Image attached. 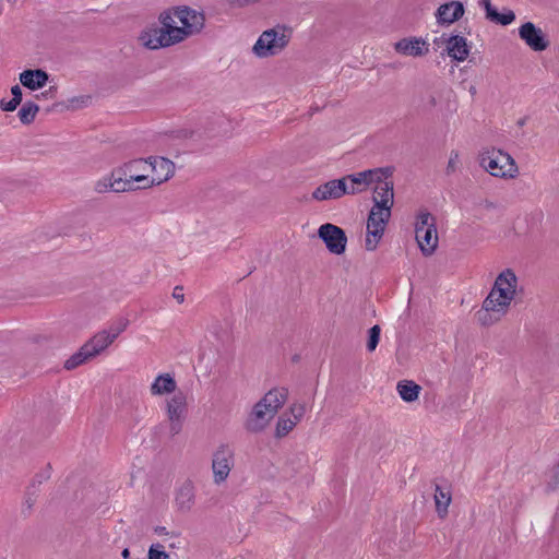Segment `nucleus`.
I'll list each match as a JSON object with an SVG mask.
<instances>
[{
	"mask_svg": "<svg viewBox=\"0 0 559 559\" xmlns=\"http://www.w3.org/2000/svg\"><path fill=\"white\" fill-rule=\"evenodd\" d=\"M19 105H20V103L13 98H11V99L2 98L0 100V109L2 111H8V112L14 111Z\"/></svg>",
	"mask_w": 559,
	"mask_h": 559,
	"instance_id": "nucleus-38",
	"label": "nucleus"
},
{
	"mask_svg": "<svg viewBox=\"0 0 559 559\" xmlns=\"http://www.w3.org/2000/svg\"><path fill=\"white\" fill-rule=\"evenodd\" d=\"M421 388L413 381H400L396 385V391L401 399L407 403L414 402L418 399Z\"/></svg>",
	"mask_w": 559,
	"mask_h": 559,
	"instance_id": "nucleus-27",
	"label": "nucleus"
},
{
	"mask_svg": "<svg viewBox=\"0 0 559 559\" xmlns=\"http://www.w3.org/2000/svg\"><path fill=\"white\" fill-rule=\"evenodd\" d=\"M318 236L323 240L328 250L333 254H342L346 249L347 237L342 228L326 223L319 227Z\"/></svg>",
	"mask_w": 559,
	"mask_h": 559,
	"instance_id": "nucleus-14",
	"label": "nucleus"
},
{
	"mask_svg": "<svg viewBox=\"0 0 559 559\" xmlns=\"http://www.w3.org/2000/svg\"><path fill=\"white\" fill-rule=\"evenodd\" d=\"M3 13V4L2 2L0 1V15Z\"/></svg>",
	"mask_w": 559,
	"mask_h": 559,
	"instance_id": "nucleus-46",
	"label": "nucleus"
},
{
	"mask_svg": "<svg viewBox=\"0 0 559 559\" xmlns=\"http://www.w3.org/2000/svg\"><path fill=\"white\" fill-rule=\"evenodd\" d=\"M19 81L29 91H38L46 86L49 74L43 69H27L19 74Z\"/></svg>",
	"mask_w": 559,
	"mask_h": 559,
	"instance_id": "nucleus-19",
	"label": "nucleus"
},
{
	"mask_svg": "<svg viewBox=\"0 0 559 559\" xmlns=\"http://www.w3.org/2000/svg\"><path fill=\"white\" fill-rule=\"evenodd\" d=\"M121 556L123 559H129L130 558V550L128 548H124L121 552Z\"/></svg>",
	"mask_w": 559,
	"mask_h": 559,
	"instance_id": "nucleus-42",
	"label": "nucleus"
},
{
	"mask_svg": "<svg viewBox=\"0 0 559 559\" xmlns=\"http://www.w3.org/2000/svg\"><path fill=\"white\" fill-rule=\"evenodd\" d=\"M346 181L342 178L329 180L317 187L311 198L316 201L323 202L329 200H337L346 195Z\"/></svg>",
	"mask_w": 559,
	"mask_h": 559,
	"instance_id": "nucleus-16",
	"label": "nucleus"
},
{
	"mask_svg": "<svg viewBox=\"0 0 559 559\" xmlns=\"http://www.w3.org/2000/svg\"><path fill=\"white\" fill-rule=\"evenodd\" d=\"M479 165L491 176L502 179H514L519 167L514 158L498 148H485L479 153Z\"/></svg>",
	"mask_w": 559,
	"mask_h": 559,
	"instance_id": "nucleus-6",
	"label": "nucleus"
},
{
	"mask_svg": "<svg viewBox=\"0 0 559 559\" xmlns=\"http://www.w3.org/2000/svg\"><path fill=\"white\" fill-rule=\"evenodd\" d=\"M177 388V382L170 373L158 374L150 386V392L154 396H160L174 393Z\"/></svg>",
	"mask_w": 559,
	"mask_h": 559,
	"instance_id": "nucleus-23",
	"label": "nucleus"
},
{
	"mask_svg": "<svg viewBox=\"0 0 559 559\" xmlns=\"http://www.w3.org/2000/svg\"><path fill=\"white\" fill-rule=\"evenodd\" d=\"M447 52L450 58L463 62L467 59L471 46L464 36L452 35L445 41Z\"/></svg>",
	"mask_w": 559,
	"mask_h": 559,
	"instance_id": "nucleus-20",
	"label": "nucleus"
},
{
	"mask_svg": "<svg viewBox=\"0 0 559 559\" xmlns=\"http://www.w3.org/2000/svg\"><path fill=\"white\" fill-rule=\"evenodd\" d=\"M468 91H469V93H471L472 95H475V94H476V87H475V86H471Z\"/></svg>",
	"mask_w": 559,
	"mask_h": 559,
	"instance_id": "nucleus-44",
	"label": "nucleus"
},
{
	"mask_svg": "<svg viewBox=\"0 0 559 559\" xmlns=\"http://www.w3.org/2000/svg\"><path fill=\"white\" fill-rule=\"evenodd\" d=\"M306 413L305 404H293L289 407V413H287L292 418L296 419L297 423L301 420Z\"/></svg>",
	"mask_w": 559,
	"mask_h": 559,
	"instance_id": "nucleus-36",
	"label": "nucleus"
},
{
	"mask_svg": "<svg viewBox=\"0 0 559 559\" xmlns=\"http://www.w3.org/2000/svg\"><path fill=\"white\" fill-rule=\"evenodd\" d=\"M148 157L133 158L120 164L110 173L94 182V191L104 194L108 192L126 193L150 189Z\"/></svg>",
	"mask_w": 559,
	"mask_h": 559,
	"instance_id": "nucleus-1",
	"label": "nucleus"
},
{
	"mask_svg": "<svg viewBox=\"0 0 559 559\" xmlns=\"http://www.w3.org/2000/svg\"><path fill=\"white\" fill-rule=\"evenodd\" d=\"M460 165V153L457 151H452L449 156L447 171L454 173Z\"/></svg>",
	"mask_w": 559,
	"mask_h": 559,
	"instance_id": "nucleus-37",
	"label": "nucleus"
},
{
	"mask_svg": "<svg viewBox=\"0 0 559 559\" xmlns=\"http://www.w3.org/2000/svg\"><path fill=\"white\" fill-rule=\"evenodd\" d=\"M128 326V320L120 319L110 324L106 330L116 340Z\"/></svg>",
	"mask_w": 559,
	"mask_h": 559,
	"instance_id": "nucleus-34",
	"label": "nucleus"
},
{
	"mask_svg": "<svg viewBox=\"0 0 559 559\" xmlns=\"http://www.w3.org/2000/svg\"><path fill=\"white\" fill-rule=\"evenodd\" d=\"M480 4L486 12V17L502 26H508L515 21V13L510 9H503L501 13L491 4L490 0H480Z\"/></svg>",
	"mask_w": 559,
	"mask_h": 559,
	"instance_id": "nucleus-22",
	"label": "nucleus"
},
{
	"mask_svg": "<svg viewBox=\"0 0 559 559\" xmlns=\"http://www.w3.org/2000/svg\"><path fill=\"white\" fill-rule=\"evenodd\" d=\"M235 465V453L230 445L219 444L212 453L211 468L213 483L217 486L224 484Z\"/></svg>",
	"mask_w": 559,
	"mask_h": 559,
	"instance_id": "nucleus-11",
	"label": "nucleus"
},
{
	"mask_svg": "<svg viewBox=\"0 0 559 559\" xmlns=\"http://www.w3.org/2000/svg\"><path fill=\"white\" fill-rule=\"evenodd\" d=\"M373 188V206L392 210L394 204L393 182L390 177H384L376 182Z\"/></svg>",
	"mask_w": 559,
	"mask_h": 559,
	"instance_id": "nucleus-17",
	"label": "nucleus"
},
{
	"mask_svg": "<svg viewBox=\"0 0 559 559\" xmlns=\"http://www.w3.org/2000/svg\"><path fill=\"white\" fill-rule=\"evenodd\" d=\"M173 297L179 302L182 304L185 300V295L182 293V288L177 286L174 289Z\"/></svg>",
	"mask_w": 559,
	"mask_h": 559,
	"instance_id": "nucleus-40",
	"label": "nucleus"
},
{
	"mask_svg": "<svg viewBox=\"0 0 559 559\" xmlns=\"http://www.w3.org/2000/svg\"><path fill=\"white\" fill-rule=\"evenodd\" d=\"M440 98L441 94L439 92H429L421 98V106L425 110L431 111L439 106Z\"/></svg>",
	"mask_w": 559,
	"mask_h": 559,
	"instance_id": "nucleus-31",
	"label": "nucleus"
},
{
	"mask_svg": "<svg viewBox=\"0 0 559 559\" xmlns=\"http://www.w3.org/2000/svg\"><path fill=\"white\" fill-rule=\"evenodd\" d=\"M158 22L167 24L176 43L180 44L203 29L205 16L201 11L182 5L163 11Z\"/></svg>",
	"mask_w": 559,
	"mask_h": 559,
	"instance_id": "nucleus-3",
	"label": "nucleus"
},
{
	"mask_svg": "<svg viewBox=\"0 0 559 559\" xmlns=\"http://www.w3.org/2000/svg\"><path fill=\"white\" fill-rule=\"evenodd\" d=\"M293 31L285 25H276L265 29L252 47L255 57L264 59L282 53L292 39Z\"/></svg>",
	"mask_w": 559,
	"mask_h": 559,
	"instance_id": "nucleus-5",
	"label": "nucleus"
},
{
	"mask_svg": "<svg viewBox=\"0 0 559 559\" xmlns=\"http://www.w3.org/2000/svg\"><path fill=\"white\" fill-rule=\"evenodd\" d=\"M11 94H12V98L21 104V102H22V90H21V87L19 85H14V86L11 87Z\"/></svg>",
	"mask_w": 559,
	"mask_h": 559,
	"instance_id": "nucleus-39",
	"label": "nucleus"
},
{
	"mask_svg": "<svg viewBox=\"0 0 559 559\" xmlns=\"http://www.w3.org/2000/svg\"><path fill=\"white\" fill-rule=\"evenodd\" d=\"M464 14V5L460 1H451L441 4L436 13L437 22L439 24H452L460 20Z\"/></svg>",
	"mask_w": 559,
	"mask_h": 559,
	"instance_id": "nucleus-21",
	"label": "nucleus"
},
{
	"mask_svg": "<svg viewBox=\"0 0 559 559\" xmlns=\"http://www.w3.org/2000/svg\"><path fill=\"white\" fill-rule=\"evenodd\" d=\"M415 238L425 257L432 255L439 243L435 217L427 211H420L415 221Z\"/></svg>",
	"mask_w": 559,
	"mask_h": 559,
	"instance_id": "nucleus-7",
	"label": "nucleus"
},
{
	"mask_svg": "<svg viewBox=\"0 0 559 559\" xmlns=\"http://www.w3.org/2000/svg\"><path fill=\"white\" fill-rule=\"evenodd\" d=\"M518 285L519 281L513 270L506 269L498 274L491 290L476 313L480 325H492L508 313L516 296Z\"/></svg>",
	"mask_w": 559,
	"mask_h": 559,
	"instance_id": "nucleus-2",
	"label": "nucleus"
},
{
	"mask_svg": "<svg viewBox=\"0 0 559 559\" xmlns=\"http://www.w3.org/2000/svg\"><path fill=\"white\" fill-rule=\"evenodd\" d=\"M39 111V106L33 102H25L19 109L17 116L23 124L32 123Z\"/></svg>",
	"mask_w": 559,
	"mask_h": 559,
	"instance_id": "nucleus-29",
	"label": "nucleus"
},
{
	"mask_svg": "<svg viewBox=\"0 0 559 559\" xmlns=\"http://www.w3.org/2000/svg\"><path fill=\"white\" fill-rule=\"evenodd\" d=\"M518 124H519V126H521V127H522V126H524V124H525V118L520 119V120L518 121Z\"/></svg>",
	"mask_w": 559,
	"mask_h": 559,
	"instance_id": "nucleus-45",
	"label": "nucleus"
},
{
	"mask_svg": "<svg viewBox=\"0 0 559 559\" xmlns=\"http://www.w3.org/2000/svg\"><path fill=\"white\" fill-rule=\"evenodd\" d=\"M187 415V395L183 392H175L174 395L166 401V416L169 421V431L171 435H178L182 430Z\"/></svg>",
	"mask_w": 559,
	"mask_h": 559,
	"instance_id": "nucleus-12",
	"label": "nucleus"
},
{
	"mask_svg": "<svg viewBox=\"0 0 559 559\" xmlns=\"http://www.w3.org/2000/svg\"><path fill=\"white\" fill-rule=\"evenodd\" d=\"M395 50L404 56L421 57L429 52V44L418 37L403 38L395 43Z\"/></svg>",
	"mask_w": 559,
	"mask_h": 559,
	"instance_id": "nucleus-18",
	"label": "nucleus"
},
{
	"mask_svg": "<svg viewBox=\"0 0 559 559\" xmlns=\"http://www.w3.org/2000/svg\"><path fill=\"white\" fill-rule=\"evenodd\" d=\"M150 189L170 180L176 173L175 163L163 156H148Z\"/></svg>",
	"mask_w": 559,
	"mask_h": 559,
	"instance_id": "nucleus-13",
	"label": "nucleus"
},
{
	"mask_svg": "<svg viewBox=\"0 0 559 559\" xmlns=\"http://www.w3.org/2000/svg\"><path fill=\"white\" fill-rule=\"evenodd\" d=\"M519 37L533 51L540 52L549 47L546 33L533 22H525L519 27Z\"/></svg>",
	"mask_w": 559,
	"mask_h": 559,
	"instance_id": "nucleus-15",
	"label": "nucleus"
},
{
	"mask_svg": "<svg viewBox=\"0 0 559 559\" xmlns=\"http://www.w3.org/2000/svg\"><path fill=\"white\" fill-rule=\"evenodd\" d=\"M392 210L383 209L380 206L371 207L366 226V239H365V248L368 251H374L386 228V225L390 221Z\"/></svg>",
	"mask_w": 559,
	"mask_h": 559,
	"instance_id": "nucleus-8",
	"label": "nucleus"
},
{
	"mask_svg": "<svg viewBox=\"0 0 559 559\" xmlns=\"http://www.w3.org/2000/svg\"><path fill=\"white\" fill-rule=\"evenodd\" d=\"M288 390L273 388L253 406L247 420V429L252 432L262 431L274 418L278 409L286 403Z\"/></svg>",
	"mask_w": 559,
	"mask_h": 559,
	"instance_id": "nucleus-4",
	"label": "nucleus"
},
{
	"mask_svg": "<svg viewBox=\"0 0 559 559\" xmlns=\"http://www.w3.org/2000/svg\"><path fill=\"white\" fill-rule=\"evenodd\" d=\"M433 498L438 516L440 519H444L448 514V509L452 501L451 490L436 486Z\"/></svg>",
	"mask_w": 559,
	"mask_h": 559,
	"instance_id": "nucleus-25",
	"label": "nucleus"
},
{
	"mask_svg": "<svg viewBox=\"0 0 559 559\" xmlns=\"http://www.w3.org/2000/svg\"><path fill=\"white\" fill-rule=\"evenodd\" d=\"M390 168H373L344 176L347 194H358L384 177H391Z\"/></svg>",
	"mask_w": 559,
	"mask_h": 559,
	"instance_id": "nucleus-10",
	"label": "nucleus"
},
{
	"mask_svg": "<svg viewBox=\"0 0 559 559\" xmlns=\"http://www.w3.org/2000/svg\"><path fill=\"white\" fill-rule=\"evenodd\" d=\"M94 358L92 354L90 353L88 348L83 345L79 352L73 354L70 358H68L64 362V368L67 370H72L79 367L80 365L84 364L85 361Z\"/></svg>",
	"mask_w": 559,
	"mask_h": 559,
	"instance_id": "nucleus-28",
	"label": "nucleus"
},
{
	"mask_svg": "<svg viewBox=\"0 0 559 559\" xmlns=\"http://www.w3.org/2000/svg\"><path fill=\"white\" fill-rule=\"evenodd\" d=\"M147 559H170V556L165 551L162 544L155 543L148 548Z\"/></svg>",
	"mask_w": 559,
	"mask_h": 559,
	"instance_id": "nucleus-33",
	"label": "nucleus"
},
{
	"mask_svg": "<svg viewBox=\"0 0 559 559\" xmlns=\"http://www.w3.org/2000/svg\"><path fill=\"white\" fill-rule=\"evenodd\" d=\"M88 100V97H82V98H72L70 99V103L73 105L76 102H81L82 104H85Z\"/></svg>",
	"mask_w": 559,
	"mask_h": 559,
	"instance_id": "nucleus-41",
	"label": "nucleus"
},
{
	"mask_svg": "<svg viewBox=\"0 0 559 559\" xmlns=\"http://www.w3.org/2000/svg\"><path fill=\"white\" fill-rule=\"evenodd\" d=\"M546 487L550 491L559 488V460L554 464L548 473Z\"/></svg>",
	"mask_w": 559,
	"mask_h": 559,
	"instance_id": "nucleus-32",
	"label": "nucleus"
},
{
	"mask_svg": "<svg viewBox=\"0 0 559 559\" xmlns=\"http://www.w3.org/2000/svg\"><path fill=\"white\" fill-rule=\"evenodd\" d=\"M176 504L181 511H189L194 502L193 486L189 483L183 484L176 493Z\"/></svg>",
	"mask_w": 559,
	"mask_h": 559,
	"instance_id": "nucleus-26",
	"label": "nucleus"
},
{
	"mask_svg": "<svg viewBox=\"0 0 559 559\" xmlns=\"http://www.w3.org/2000/svg\"><path fill=\"white\" fill-rule=\"evenodd\" d=\"M169 548H180V542H173L168 545Z\"/></svg>",
	"mask_w": 559,
	"mask_h": 559,
	"instance_id": "nucleus-43",
	"label": "nucleus"
},
{
	"mask_svg": "<svg viewBox=\"0 0 559 559\" xmlns=\"http://www.w3.org/2000/svg\"><path fill=\"white\" fill-rule=\"evenodd\" d=\"M298 423L287 413L283 414L276 424V436L284 437L289 433Z\"/></svg>",
	"mask_w": 559,
	"mask_h": 559,
	"instance_id": "nucleus-30",
	"label": "nucleus"
},
{
	"mask_svg": "<svg viewBox=\"0 0 559 559\" xmlns=\"http://www.w3.org/2000/svg\"><path fill=\"white\" fill-rule=\"evenodd\" d=\"M138 43L150 50H157L177 45L167 24L148 25L138 36Z\"/></svg>",
	"mask_w": 559,
	"mask_h": 559,
	"instance_id": "nucleus-9",
	"label": "nucleus"
},
{
	"mask_svg": "<svg viewBox=\"0 0 559 559\" xmlns=\"http://www.w3.org/2000/svg\"><path fill=\"white\" fill-rule=\"evenodd\" d=\"M380 328L379 325H373L370 330H369V338H368V343H367V348L369 352H372L376 349V347L378 346V343H379V340H380Z\"/></svg>",
	"mask_w": 559,
	"mask_h": 559,
	"instance_id": "nucleus-35",
	"label": "nucleus"
},
{
	"mask_svg": "<svg viewBox=\"0 0 559 559\" xmlns=\"http://www.w3.org/2000/svg\"><path fill=\"white\" fill-rule=\"evenodd\" d=\"M114 342L115 340L112 338V336L108 333L106 329H104L96 333L84 345L88 348L92 356L96 357L106 348H108Z\"/></svg>",
	"mask_w": 559,
	"mask_h": 559,
	"instance_id": "nucleus-24",
	"label": "nucleus"
}]
</instances>
